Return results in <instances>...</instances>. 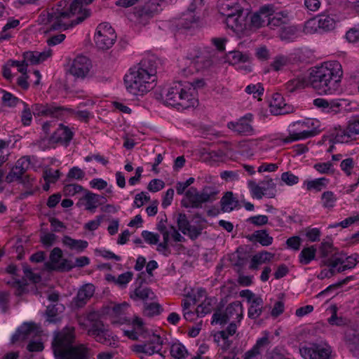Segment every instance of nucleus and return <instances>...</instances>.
Returning <instances> with one entry per match:
<instances>
[{
    "label": "nucleus",
    "mask_w": 359,
    "mask_h": 359,
    "mask_svg": "<svg viewBox=\"0 0 359 359\" xmlns=\"http://www.w3.org/2000/svg\"><path fill=\"white\" fill-rule=\"evenodd\" d=\"M93 1L74 0L69 4L67 0H60L50 9L43 11L39 20L48 26V30H66L90 15V11L84 6Z\"/></svg>",
    "instance_id": "obj_1"
},
{
    "label": "nucleus",
    "mask_w": 359,
    "mask_h": 359,
    "mask_svg": "<svg viewBox=\"0 0 359 359\" xmlns=\"http://www.w3.org/2000/svg\"><path fill=\"white\" fill-rule=\"evenodd\" d=\"M159 60L155 55L144 57L124 76L127 91L133 95H143L154 86Z\"/></svg>",
    "instance_id": "obj_2"
},
{
    "label": "nucleus",
    "mask_w": 359,
    "mask_h": 359,
    "mask_svg": "<svg viewBox=\"0 0 359 359\" xmlns=\"http://www.w3.org/2000/svg\"><path fill=\"white\" fill-rule=\"evenodd\" d=\"M342 76V67L338 61L325 62L311 69L309 85L319 94H334L339 90Z\"/></svg>",
    "instance_id": "obj_3"
},
{
    "label": "nucleus",
    "mask_w": 359,
    "mask_h": 359,
    "mask_svg": "<svg viewBox=\"0 0 359 359\" xmlns=\"http://www.w3.org/2000/svg\"><path fill=\"white\" fill-rule=\"evenodd\" d=\"M75 337L73 327L54 332L52 348L55 359H90V349L83 344L74 345Z\"/></svg>",
    "instance_id": "obj_4"
},
{
    "label": "nucleus",
    "mask_w": 359,
    "mask_h": 359,
    "mask_svg": "<svg viewBox=\"0 0 359 359\" xmlns=\"http://www.w3.org/2000/svg\"><path fill=\"white\" fill-rule=\"evenodd\" d=\"M205 86L202 79L193 82H175L170 87L163 97L165 105L171 106L178 110L194 107L198 104L197 90Z\"/></svg>",
    "instance_id": "obj_5"
},
{
    "label": "nucleus",
    "mask_w": 359,
    "mask_h": 359,
    "mask_svg": "<svg viewBox=\"0 0 359 359\" xmlns=\"http://www.w3.org/2000/svg\"><path fill=\"white\" fill-rule=\"evenodd\" d=\"M131 324L133 330H124L125 336L133 340H137L139 337H142L143 339L149 338L146 343L136 346L135 351L137 352L151 355L154 353H158L161 351L163 343V339L158 334H150L140 318L135 317Z\"/></svg>",
    "instance_id": "obj_6"
},
{
    "label": "nucleus",
    "mask_w": 359,
    "mask_h": 359,
    "mask_svg": "<svg viewBox=\"0 0 359 359\" xmlns=\"http://www.w3.org/2000/svg\"><path fill=\"white\" fill-rule=\"evenodd\" d=\"M246 6L245 0H219L218 2L219 11L226 17L227 26L235 30H242L246 27V14L244 13Z\"/></svg>",
    "instance_id": "obj_7"
},
{
    "label": "nucleus",
    "mask_w": 359,
    "mask_h": 359,
    "mask_svg": "<svg viewBox=\"0 0 359 359\" xmlns=\"http://www.w3.org/2000/svg\"><path fill=\"white\" fill-rule=\"evenodd\" d=\"M79 325L86 330L88 336L93 337L98 343L111 345L112 341H114L111 332L104 326L95 312L88 315L87 323H79Z\"/></svg>",
    "instance_id": "obj_8"
},
{
    "label": "nucleus",
    "mask_w": 359,
    "mask_h": 359,
    "mask_svg": "<svg viewBox=\"0 0 359 359\" xmlns=\"http://www.w3.org/2000/svg\"><path fill=\"white\" fill-rule=\"evenodd\" d=\"M318 123L317 121L313 119H306L292 123L289 126V135L283 139V142L288 144L317 135L320 132L318 126H316Z\"/></svg>",
    "instance_id": "obj_9"
},
{
    "label": "nucleus",
    "mask_w": 359,
    "mask_h": 359,
    "mask_svg": "<svg viewBox=\"0 0 359 359\" xmlns=\"http://www.w3.org/2000/svg\"><path fill=\"white\" fill-rule=\"evenodd\" d=\"M299 353L304 359H333L332 347L323 341L300 346Z\"/></svg>",
    "instance_id": "obj_10"
},
{
    "label": "nucleus",
    "mask_w": 359,
    "mask_h": 359,
    "mask_svg": "<svg viewBox=\"0 0 359 359\" xmlns=\"http://www.w3.org/2000/svg\"><path fill=\"white\" fill-rule=\"evenodd\" d=\"M243 318L242 304L236 301L229 304L224 311H216L212 315V324L224 325L227 322L232 320L237 325L241 322Z\"/></svg>",
    "instance_id": "obj_11"
},
{
    "label": "nucleus",
    "mask_w": 359,
    "mask_h": 359,
    "mask_svg": "<svg viewBox=\"0 0 359 359\" xmlns=\"http://www.w3.org/2000/svg\"><path fill=\"white\" fill-rule=\"evenodd\" d=\"M186 65H189L187 68L182 69L183 74H193L194 71L198 72L212 65V60L209 53L206 51L195 50L194 53H190L186 59Z\"/></svg>",
    "instance_id": "obj_12"
},
{
    "label": "nucleus",
    "mask_w": 359,
    "mask_h": 359,
    "mask_svg": "<svg viewBox=\"0 0 359 359\" xmlns=\"http://www.w3.org/2000/svg\"><path fill=\"white\" fill-rule=\"evenodd\" d=\"M94 40L99 49L107 50L114 45L116 34L109 23L103 22L97 26Z\"/></svg>",
    "instance_id": "obj_13"
},
{
    "label": "nucleus",
    "mask_w": 359,
    "mask_h": 359,
    "mask_svg": "<svg viewBox=\"0 0 359 359\" xmlns=\"http://www.w3.org/2000/svg\"><path fill=\"white\" fill-rule=\"evenodd\" d=\"M236 329L237 325L231 323L225 330L218 332L214 337L215 341L224 351H229L232 355L231 359H240L237 357L239 350L236 347L231 348L232 340L230 339V337L236 333Z\"/></svg>",
    "instance_id": "obj_14"
},
{
    "label": "nucleus",
    "mask_w": 359,
    "mask_h": 359,
    "mask_svg": "<svg viewBox=\"0 0 359 359\" xmlns=\"http://www.w3.org/2000/svg\"><path fill=\"white\" fill-rule=\"evenodd\" d=\"M254 116L248 113L236 121L227 123V128L232 132L243 136H252L256 135V130L252 126Z\"/></svg>",
    "instance_id": "obj_15"
},
{
    "label": "nucleus",
    "mask_w": 359,
    "mask_h": 359,
    "mask_svg": "<svg viewBox=\"0 0 359 359\" xmlns=\"http://www.w3.org/2000/svg\"><path fill=\"white\" fill-rule=\"evenodd\" d=\"M92 67L91 61L83 55H77L69 63L68 72L76 79L86 78Z\"/></svg>",
    "instance_id": "obj_16"
},
{
    "label": "nucleus",
    "mask_w": 359,
    "mask_h": 359,
    "mask_svg": "<svg viewBox=\"0 0 359 359\" xmlns=\"http://www.w3.org/2000/svg\"><path fill=\"white\" fill-rule=\"evenodd\" d=\"M158 11V4L156 0H149L143 6L135 8L134 17L136 22L146 25L149 20Z\"/></svg>",
    "instance_id": "obj_17"
},
{
    "label": "nucleus",
    "mask_w": 359,
    "mask_h": 359,
    "mask_svg": "<svg viewBox=\"0 0 359 359\" xmlns=\"http://www.w3.org/2000/svg\"><path fill=\"white\" fill-rule=\"evenodd\" d=\"M358 262L359 254L355 253L347 257L345 260L340 257H332L326 261L325 264L330 267L337 268L338 272H342L354 268Z\"/></svg>",
    "instance_id": "obj_18"
},
{
    "label": "nucleus",
    "mask_w": 359,
    "mask_h": 359,
    "mask_svg": "<svg viewBox=\"0 0 359 359\" xmlns=\"http://www.w3.org/2000/svg\"><path fill=\"white\" fill-rule=\"evenodd\" d=\"M263 334L262 337L257 339L252 348L244 353L243 359H262V352L271 342L269 332L265 331Z\"/></svg>",
    "instance_id": "obj_19"
},
{
    "label": "nucleus",
    "mask_w": 359,
    "mask_h": 359,
    "mask_svg": "<svg viewBox=\"0 0 359 359\" xmlns=\"http://www.w3.org/2000/svg\"><path fill=\"white\" fill-rule=\"evenodd\" d=\"M342 102V100L316 98L313 100V104L324 113L335 115L341 112L343 107Z\"/></svg>",
    "instance_id": "obj_20"
},
{
    "label": "nucleus",
    "mask_w": 359,
    "mask_h": 359,
    "mask_svg": "<svg viewBox=\"0 0 359 359\" xmlns=\"http://www.w3.org/2000/svg\"><path fill=\"white\" fill-rule=\"evenodd\" d=\"M241 295L246 297L250 306L248 309V317L251 319L257 318L262 313L263 299L260 297L255 296L248 290H243Z\"/></svg>",
    "instance_id": "obj_21"
},
{
    "label": "nucleus",
    "mask_w": 359,
    "mask_h": 359,
    "mask_svg": "<svg viewBox=\"0 0 359 359\" xmlns=\"http://www.w3.org/2000/svg\"><path fill=\"white\" fill-rule=\"evenodd\" d=\"M63 107H57L51 104H34L32 106V111L34 116L58 117L62 114Z\"/></svg>",
    "instance_id": "obj_22"
},
{
    "label": "nucleus",
    "mask_w": 359,
    "mask_h": 359,
    "mask_svg": "<svg viewBox=\"0 0 359 359\" xmlns=\"http://www.w3.org/2000/svg\"><path fill=\"white\" fill-rule=\"evenodd\" d=\"M105 201L106 199L103 196L85 190L84 194L79 198L78 205H83L86 210L95 212V210Z\"/></svg>",
    "instance_id": "obj_23"
},
{
    "label": "nucleus",
    "mask_w": 359,
    "mask_h": 359,
    "mask_svg": "<svg viewBox=\"0 0 359 359\" xmlns=\"http://www.w3.org/2000/svg\"><path fill=\"white\" fill-rule=\"evenodd\" d=\"M270 111L273 115L287 114L293 111V107L285 103V101L280 93L273 95L269 104Z\"/></svg>",
    "instance_id": "obj_24"
},
{
    "label": "nucleus",
    "mask_w": 359,
    "mask_h": 359,
    "mask_svg": "<svg viewBox=\"0 0 359 359\" xmlns=\"http://www.w3.org/2000/svg\"><path fill=\"white\" fill-rule=\"evenodd\" d=\"M273 11V6L268 4L262 6L259 11L250 15V26L259 28L267 23L268 17Z\"/></svg>",
    "instance_id": "obj_25"
},
{
    "label": "nucleus",
    "mask_w": 359,
    "mask_h": 359,
    "mask_svg": "<svg viewBox=\"0 0 359 359\" xmlns=\"http://www.w3.org/2000/svg\"><path fill=\"white\" fill-rule=\"evenodd\" d=\"M344 341L353 355L359 357V328H347L344 334Z\"/></svg>",
    "instance_id": "obj_26"
},
{
    "label": "nucleus",
    "mask_w": 359,
    "mask_h": 359,
    "mask_svg": "<svg viewBox=\"0 0 359 359\" xmlns=\"http://www.w3.org/2000/svg\"><path fill=\"white\" fill-rule=\"evenodd\" d=\"M339 131L337 133L336 142H344V137L352 138L359 135V118H351L346 126V129L342 130L340 126Z\"/></svg>",
    "instance_id": "obj_27"
},
{
    "label": "nucleus",
    "mask_w": 359,
    "mask_h": 359,
    "mask_svg": "<svg viewBox=\"0 0 359 359\" xmlns=\"http://www.w3.org/2000/svg\"><path fill=\"white\" fill-rule=\"evenodd\" d=\"M95 292V287L93 284L88 283L81 286L75 297L73 303L77 308H81L86 304L87 302L93 297Z\"/></svg>",
    "instance_id": "obj_28"
},
{
    "label": "nucleus",
    "mask_w": 359,
    "mask_h": 359,
    "mask_svg": "<svg viewBox=\"0 0 359 359\" xmlns=\"http://www.w3.org/2000/svg\"><path fill=\"white\" fill-rule=\"evenodd\" d=\"M207 0H194L192 4L188 8L187 13L183 15L182 20L184 21L182 24L184 28H189L192 23L197 21L198 18L194 14L197 11H201L204 6L205 3Z\"/></svg>",
    "instance_id": "obj_29"
},
{
    "label": "nucleus",
    "mask_w": 359,
    "mask_h": 359,
    "mask_svg": "<svg viewBox=\"0 0 359 359\" xmlns=\"http://www.w3.org/2000/svg\"><path fill=\"white\" fill-rule=\"evenodd\" d=\"M73 137V133L70 129L60 124L57 130L50 137L51 143H60L61 144L67 146Z\"/></svg>",
    "instance_id": "obj_30"
},
{
    "label": "nucleus",
    "mask_w": 359,
    "mask_h": 359,
    "mask_svg": "<svg viewBox=\"0 0 359 359\" xmlns=\"http://www.w3.org/2000/svg\"><path fill=\"white\" fill-rule=\"evenodd\" d=\"M36 325L34 323H23L15 332L11 338V342L24 341L34 336L36 332Z\"/></svg>",
    "instance_id": "obj_31"
},
{
    "label": "nucleus",
    "mask_w": 359,
    "mask_h": 359,
    "mask_svg": "<svg viewBox=\"0 0 359 359\" xmlns=\"http://www.w3.org/2000/svg\"><path fill=\"white\" fill-rule=\"evenodd\" d=\"M52 55V50L48 48L43 51H29L23 54V57L27 63L36 65L44 62Z\"/></svg>",
    "instance_id": "obj_32"
},
{
    "label": "nucleus",
    "mask_w": 359,
    "mask_h": 359,
    "mask_svg": "<svg viewBox=\"0 0 359 359\" xmlns=\"http://www.w3.org/2000/svg\"><path fill=\"white\" fill-rule=\"evenodd\" d=\"M273 256V254L266 251L259 252L252 257L249 268L252 270H257L260 265L270 262Z\"/></svg>",
    "instance_id": "obj_33"
},
{
    "label": "nucleus",
    "mask_w": 359,
    "mask_h": 359,
    "mask_svg": "<svg viewBox=\"0 0 359 359\" xmlns=\"http://www.w3.org/2000/svg\"><path fill=\"white\" fill-rule=\"evenodd\" d=\"M222 209L224 212H229L239 205L238 200L231 191H227L221 199Z\"/></svg>",
    "instance_id": "obj_34"
},
{
    "label": "nucleus",
    "mask_w": 359,
    "mask_h": 359,
    "mask_svg": "<svg viewBox=\"0 0 359 359\" xmlns=\"http://www.w3.org/2000/svg\"><path fill=\"white\" fill-rule=\"evenodd\" d=\"M130 297L134 301L142 300L147 301V299L152 300L156 296L153 291L149 287H138L134 291L131 292Z\"/></svg>",
    "instance_id": "obj_35"
},
{
    "label": "nucleus",
    "mask_w": 359,
    "mask_h": 359,
    "mask_svg": "<svg viewBox=\"0 0 359 359\" xmlns=\"http://www.w3.org/2000/svg\"><path fill=\"white\" fill-rule=\"evenodd\" d=\"M62 243L70 250H76L78 252H83L88 245L86 241L76 240L68 236H64Z\"/></svg>",
    "instance_id": "obj_36"
},
{
    "label": "nucleus",
    "mask_w": 359,
    "mask_h": 359,
    "mask_svg": "<svg viewBox=\"0 0 359 359\" xmlns=\"http://www.w3.org/2000/svg\"><path fill=\"white\" fill-rule=\"evenodd\" d=\"M129 304L126 302H123L119 304L114 305L111 311V315L119 318L118 321H114V323H119L121 324L130 323V320L125 317L126 311L128 309Z\"/></svg>",
    "instance_id": "obj_37"
},
{
    "label": "nucleus",
    "mask_w": 359,
    "mask_h": 359,
    "mask_svg": "<svg viewBox=\"0 0 359 359\" xmlns=\"http://www.w3.org/2000/svg\"><path fill=\"white\" fill-rule=\"evenodd\" d=\"M185 194L191 208L201 207V205L205 203L201 192H198L194 187L189 188Z\"/></svg>",
    "instance_id": "obj_38"
},
{
    "label": "nucleus",
    "mask_w": 359,
    "mask_h": 359,
    "mask_svg": "<svg viewBox=\"0 0 359 359\" xmlns=\"http://www.w3.org/2000/svg\"><path fill=\"white\" fill-rule=\"evenodd\" d=\"M287 15H284L283 13H272L269 15L267 20V25L271 28H274L276 27H282L285 26L287 22Z\"/></svg>",
    "instance_id": "obj_39"
},
{
    "label": "nucleus",
    "mask_w": 359,
    "mask_h": 359,
    "mask_svg": "<svg viewBox=\"0 0 359 359\" xmlns=\"http://www.w3.org/2000/svg\"><path fill=\"white\" fill-rule=\"evenodd\" d=\"M227 60L233 65L245 64L249 62L250 56L247 53H242L237 50L230 51L227 55Z\"/></svg>",
    "instance_id": "obj_40"
},
{
    "label": "nucleus",
    "mask_w": 359,
    "mask_h": 359,
    "mask_svg": "<svg viewBox=\"0 0 359 359\" xmlns=\"http://www.w3.org/2000/svg\"><path fill=\"white\" fill-rule=\"evenodd\" d=\"M90 263V259L88 257L83 256L78 257L75 259V263L73 264L72 262L67 259H63L62 264L59 266L62 270L69 271L72 268L77 267H83L88 265Z\"/></svg>",
    "instance_id": "obj_41"
},
{
    "label": "nucleus",
    "mask_w": 359,
    "mask_h": 359,
    "mask_svg": "<svg viewBox=\"0 0 359 359\" xmlns=\"http://www.w3.org/2000/svg\"><path fill=\"white\" fill-rule=\"evenodd\" d=\"M308 85H309V79H307L304 76H298L287 82L285 88L288 92L292 93L297 89L304 88Z\"/></svg>",
    "instance_id": "obj_42"
},
{
    "label": "nucleus",
    "mask_w": 359,
    "mask_h": 359,
    "mask_svg": "<svg viewBox=\"0 0 359 359\" xmlns=\"http://www.w3.org/2000/svg\"><path fill=\"white\" fill-rule=\"evenodd\" d=\"M329 183V180L325 177H320L313 180H307L304 182L306 185V189L309 191L314 190L316 191H320L325 188Z\"/></svg>",
    "instance_id": "obj_43"
},
{
    "label": "nucleus",
    "mask_w": 359,
    "mask_h": 359,
    "mask_svg": "<svg viewBox=\"0 0 359 359\" xmlns=\"http://www.w3.org/2000/svg\"><path fill=\"white\" fill-rule=\"evenodd\" d=\"M316 253V248L313 245L303 248L299 255V262L304 265L309 264L312 260L315 259Z\"/></svg>",
    "instance_id": "obj_44"
},
{
    "label": "nucleus",
    "mask_w": 359,
    "mask_h": 359,
    "mask_svg": "<svg viewBox=\"0 0 359 359\" xmlns=\"http://www.w3.org/2000/svg\"><path fill=\"white\" fill-rule=\"evenodd\" d=\"M337 197L331 191H324L321 195V203L324 208L332 209L335 206Z\"/></svg>",
    "instance_id": "obj_45"
},
{
    "label": "nucleus",
    "mask_w": 359,
    "mask_h": 359,
    "mask_svg": "<svg viewBox=\"0 0 359 359\" xmlns=\"http://www.w3.org/2000/svg\"><path fill=\"white\" fill-rule=\"evenodd\" d=\"M320 30L327 32L334 29L335 25L334 20L327 15H321L318 18Z\"/></svg>",
    "instance_id": "obj_46"
},
{
    "label": "nucleus",
    "mask_w": 359,
    "mask_h": 359,
    "mask_svg": "<svg viewBox=\"0 0 359 359\" xmlns=\"http://www.w3.org/2000/svg\"><path fill=\"white\" fill-rule=\"evenodd\" d=\"M258 185L255 181L249 180L248 182V187L250 189L251 196L254 198L260 200L264 196V186Z\"/></svg>",
    "instance_id": "obj_47"
},
{
    "label": "nucleus",
    "mask_w": 359,
    "mask_h": 359,
    "mask_svg": "<svg viewBox=\"0 0 359 359\" xmlns=\"http://www.w3.org/2000/svg\"><path fill=\"white\" fill-rule=\"evenodd\" d=\"M187 353V348L181 343H175L170 346V355L176 359H184Z\"/></svg>",
    "instance_id": "obj_48"
},
{
    "label": "nucleus",
    "mask_w": 359,
    "mask_h": 359,
    "mask_svg": "<svg viewBox=\"0 0 359 359\" xmlns=\"http://www.w3.org/2000/svg\"><path fill=\"white\" fill-rule=\"evenodd\" d=\"M3 93L2 102L3 104L9 107H15L19 102H22L18 97L14 96L12 93L7 92L4 90H1Z\"/></svg>",
    "instance_id": "obj_49"
},
{
    "label": "nucleus",
    "mask_w": 359,
    "mask_h": 359,
    "mask_svg": "<svg viewBox=\"0 0 359 359\" xmlns=\"http://www.w3.org/2000/svg\"><path fill=\"white\" fill-rule=\"evenodd\" d=\"M253 236L255 240L263 246L270 245L273 242V238L266 231H257Z\"/></svg>",
    "instance_id": "obj_50"
},
{
    "label": "nucleus",
    "mask_w": 359,
    "mask_h": 359,
    "mask_svg": "<svg viewBox=\"0 0 359 359\" xmlns=\"http://www.w3.org/2000/svg\"><path fill=\"white\" fill-rule=\"evenodd\" d=\"M280 36L283 39L294 40L298 36V29L294 26H284Z\"/></svg>",
    "instance_id": "obj_51"
},
{
    "label": "nucleus",
    "mask_w": 359,
    "mask_h": 359,
    "mask_svg": "<svg viewBox=\"0 0 359 359\" xmlns=\"http://www.w3.org/2000/svg\"><path fill=\"white\" fill-rule=\"evenodd\" d=\"M212 309L211 299H205L201 304H200L196 310V313L198 317H203L208 313H210Z\"/></svg>",
    "instance_id": "obj_52"
},
{
    "label": "nucleus",
    "mask_w": 359,
    "mask_h": 359,
    "mask_svg": "<svg viewBox=\"0 0 359 359\" xmlns=\"http://www.w3.org/2000/svg\"><path fill=\"white\" fill-rule=\"evenodd\" d=\"M64 309V307L62 304H52L49 305L46 309V314L48 316V321L51 323H55L56 321V316L58 312H62Z\"/></svg>",
    "instance_id": "obj_53"
},
{
    "label": "nucleus",
    "mask_w": 359,
    "mask_h": 359,
    "mask_svg": "<svg viewBox=\"0 0 359 359\" xmlns=\"http://www.w3.org/2000/svg\"><path fill=\"white\" fill-rule=\"evenodd\" d=\"M262 184L266 185V187L264 186V196L270 198H274L276 194V190L273 180L271 178L266 179L262 182Z\"/></svg>",
    "instance_id": "obj_54"
},
{
    "label": "nucleus",
    "mask_w": 359,
    "mask_h": 359,
    "mask_svg": "<svg viewBox=\"0 0 359 359\" xmlns=\"http://www.w3.org/2000/svg\"><path fill=\"white\" fill-rule=\"evenodd\" d=\"M19 24L20 21L18 20H9L3 27L2 31L0 33V40L3 41L4 40L8 39L11 37V34L7 32V30L16 27Z\"/></svg>",
    "instance_id": "obj_55"
},
{
    "label": "nucleus",
    "mask_w": 359,
    "mask_h": 359,
    "mask_svg": "<svg viewBox=\"0 0 359 359\" xmlns=\"http://www.w3.org/2000/svg\"><path fill=\"white\" fill-rule=\"evenodd\" d=\"M313 168L320 174L332 175L334 172L333 164L330 161L316 163Z\"/></svg>",
    "instance_id": "obj_56"
},
{
    "label": "nucleus",
    "mask_w": 359,
    "mask_h": 359,
    "mask_svg": "<svg viewBox=\"0 0 359 359\" xmlns=\"http://www.w3.org/2000/svg\"><path fill=\"white\" fill-rule=\"evenodd\" d=\"M201 194L204 202L206 203L215 200L218 191L215 187L207 186L203 189Z\"/></svg>",
    "instance_id": "obj_57"
},
{
    "label": "nucleus",
    "mask_w": 359,
    "mask_h": 359,
    "mask_svg": "<svg viewBox=\"0 0 359 359\" xmlns=\"http://www.w3.org/2000/svg\"><path fill=\"white\" fill-rule=\"evenodd\" d=\"M25 173V172L21 170L20 168H17V165H15L6 176V181L8 183H11L14 181L20 180V179L24 176Z\"/></svg>",
    "instance_id": "obj_58"
},
{
    "label": "nucleus",
    "mask_w": 359,
    "mask_h": 359,
    "mask_svg": "<svg viewBox=\"0 0 359 359\" xmlns=\"http://www.w3.org/2000/svg\"><path fill=\"white\" fill-rule=\"evenodd\" d=\"M86 189L79 184H69L64 187L63 193L67 196H74L76 194L85 191Z\"/></svg>",
    "instance_id": "obj_59"
},
{
    "label": "nucleus",
    "mask_w": 359,
    "mask_h": 359,
    "mask_svg": "<svg viewBox=\"0 0 359 359\" xmlns=\"http://www.w3.org/2000/svg\"><path fill=\"white\" fill-rule=\"evenodd\" d=\"M304 32L306 34H312L320 30L318 21L317 18H312L307 20L304 26Z\"/></svg>",
    "instance_id": "obj_60"
},
{
    "label": "nucleus",
    "mask_w": 359,
    "mask_h": 359,
    "mask_svg": "<svg viewBox=\"0 0 359 359\" xmlns=\"http://www.w3.org/2000/svg\"><path fill=\"white\" fill-rule=\"evenodd\" d=\"M161 305L159 304L153 302L150 304L146 303L144 306V314L147 316H154L158 315L161 312Z\"/></svg>",
    "instance_id": "obj_61"
},
{
    "label": "nucleus",
    "mask_w": 359,
    "mask_h": 359,
    "mask_svg": "<svg viewBox=\"0 0 359 359\" xmlns=\"http://www.w3.org/2000/svg\"><path fill=\"white\" fill-rule=\"evenodd\" d=\"M245 91L250 95H252L253 97L260 99L259 97L264 93V88L261 83L250 84Z\"/></svg>",
    "instance_id": "obj_62"
},
{
    "label": "nucleus",
    "mask_w": 359,
    "mask_h": 359,
    "mask_svg": "<svg viewBox=\"0 0 359 359\" xmlns=\"http://www.w3.org/2000/svg\"><path fill=\"white\" fill-rule=\"evenodd\" d=\"M289 64V59L284 55L276 56L272 62L271 66L275 71L283 69Z\"/></svg>",
    "instance_id": "obj_63"
},
{
    "label": "nucleus",
    "mask_w": 359,
    "mask_h": 359,
    "mask_svg": "<svg viewBox=\"0 0 359 359\" xmlns=\"http://www.w3.org/2000/svg\"><path fill=\"white\" fill-rule=\"evenodd\" d=\"M60 176L59 170L47 169L44 170L43 177L47 182L55 183Z\"/></svg>",
    "instance_id": "obj_64"
}]
</instances>
